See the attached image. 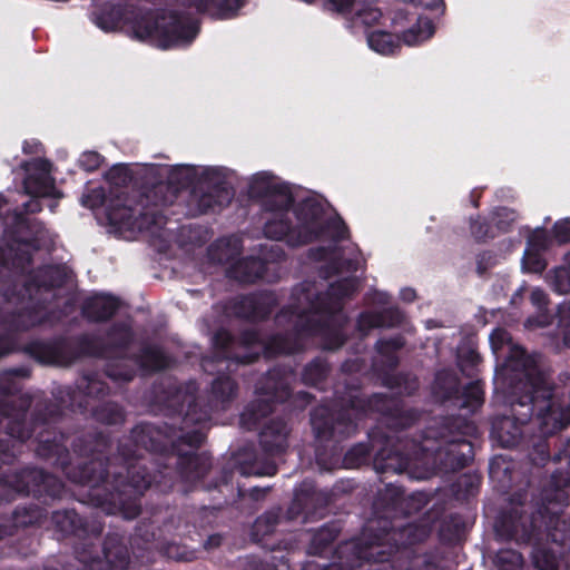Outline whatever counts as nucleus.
I'll return each instance as SVG.
<instances>
[{"mask_svg": "<svg viewBox=\"0 0 570 570\" xmlns=\"http://www.w3.org/2000/svg\"><path fill=\"white\" fill-rule=\"evenodd\" d=\"M405 338L401 334L389 337H381L375 343L379 356H395L394 354L403 348Z\"/></svg>", "mask_w": 570, "mask_h": 570, "instance_id": "nucleus-30", "label": "nucleus"}, {"mask_svg": "<svg viewBox=\"0 0 570 570\" xmlns=\"http://www.w3.org/2000/svg\"><path fill=\"white\" fill-rule=\"evenodd\" d=\"M490 344L493 353L497 356H500L499 353L504 347L508 348V356H540L537 353L527 354L525 350L519 347L513 343L511 334L505 328L501 327H498L492 331L490 335Z\"/></svg>", "mask_w": 570, "mask_h": 570, "instance_id": "nucleus-24", "label": "nucleus"}, {"mask_svg": "<svg viewBox=\"0 0 570 570\" xmlns=\"http://www.w3.org/2000/svg\"><path fill=\"white\" fill-rule=\"evenodd\" d=\"M292 374H286L276 380L274 374H269L266 379V386L269 391L264 394V397L258 401V404H253L246 409L242 414L240 421L247 429H252L261 417L265 416L269 411V405L266 404L273 400L285 401L289 396V383Z\"/></svg>", "mask_w": 570, "mask_h": 570, "instance_id": "nucleus-11", "label": "nucleus"}, {"mask_svg": "<svg viewBox=\"0 0 570 570\" xmlns=\"http://www.w3.org/2000/svg\"><path fill=\"white\" fill-rule=\"evenodd\" d=\"M324 412V410H316L313 414H312V424H313V428L317 434L318 438L321 436H324L326 433H327V430H330V428L325 426V424L323 425L322 421H321V415L322 413ZM333 428H331L332 430Z\"/></svg>", "mask_w": 570, "mask_h": 570, "instance_id": "nucleus-53", "label": "nucleus"}, {"mask_svg": "<svg viewBox=\"0 0 570 570\" xmlns=\"http://www.w3.org/2000/svg\"><path fill=\"white\" fill-rule=\"evenodd\" d=\"M294 215L297 219L298 235L296 242L302 237L303 242L311 244L317 240V233L326 222L323 204L313 197H306L294 206Z\"/></svg>", "mask_w": 570, "mask_h": 570, "instance_id": "nucleus-10", "label": "nucleus"}, {"mask_svg": "<svg viewBox=\"0 0 570 570\" xmlns=\"http://www.w3.org/2000/svg\"><path fill=\"white\" fill-rule=\"evenodd\" d=\"M233 198L234 189L224 180L194 188L188 198L189 212L193 216L219 213Z\"/></svg>", "mask_w": 570, "mask_h": 570, "instance_id": "nucleus-9", "label": "nucleus"}, {"mask_svg": "<svg viewBox=\"0 0 570 570\" xmlns=\"http://www.w3.org/2000/svg\"><path fill=\"white\" fill-rule=\"evenodd\" d=\"M476 274L483 277L498 263L497 254L493 250H482L475 257Z\"/></svg>", "mask_w": 570, "mask_h": 570, "instance_id": "nucleus-39", "label": "nucleus"}, {"mask_svg": "<svg viewBox=\"0 0 570 570\" xmlns=\"http://www.w3.org/2000/svg\"><path fill=\"white\" fill-rule=\"evenodd\" d=\"M279 183L273 181L266 173H259L253 176L248 184V196L252 199L263 202Z\"/></svg>", "mask_w": 570, "mask_h": 570, "instance_id": "nucleus-27", "label": "nucleus"}, {"mask_svg": "<svg viewBox=\"0 0 570 570\" xmlns=\"http://www.w3.org/2000/svg\"><path fill=\"white\" fill-rule=\"evenodd\" d=\"M415 297H416V293L412 288H404L401 292V298L404 302H413L415 299Z\"/></svg>", "mask_w": 570, "mask_h": 570, "instance_id": "nucleus-59", "label": "nucleus"}, {"mask_svg": "<svg viewBox=\"0 0 570 570\" xmlns=\"http://www.w3.org/2000/svg\"><path fill=\"white\" fill-rule=\"evenodd\" d=\"M42 322L43 318L38 315L36 307L4 311L0 306V327L6 330L4 334H0V356L16 351L14 335L41 325Z\"/></svg>", "mask_w": 570, "mask_h": 570, "instance_id": "nucleus-7", "label": "nucleus"}, {"mask_svg": "<svg viewBox=\"0 0 570 570\" xmlns=\"http://www.w3.org/2000/svg\"><path fill=\"white\" fill-rule=\"evenodd\" d=\"M262 350L263 355L258 353H250L245 356H279L282 354H287L289 350V340L282 333L264 335Z\"/></svg>", "mask_w": 570, "mask_h": 570, "instance_id": "nucleus-26", "label": "nucleus"}, {"mask_svg": "<svg viewBox=\"0 0 570 570\" xmlns=\"http://www.w3.org/2000/svg\"><path fill=\"white\" fill-rule=\"evenodd\" d=\"M337 248L338 245L336 244L318 246L309 249V256L317 262L326 261V263H328L331 262L332 257L336 255Z\"/></svg>", "mask_w": 570, "mask_h": 570, "instance_id": "nucleus-46", "label": "nucleus"}, {"mask_svg": "<svg viewBox=\"0 0 570 570\" xmlns=\"http://www.w3.org/2000/svg\"><path fill=\"white\" fill-rule=\"evenodd\" d=\"M177 2L199 13H208L215 19L233 18L243 6L242 0H177Z\"/></svg>", "mask_w": 570, "mask_h": 570, "instance_id": "nucleus-18", "label": "nucleus"}, {"mask_svg": "<svg viewBox=\"0 0 570 570\" xmlns=\"http://www.w3.org/2000/svg\"><path fill=\"white\" fill-rule=\"evenodd\" d=\"M317 371H318V379H312L308 374V371H306L304 374V380L308 384H316L318 382V380L324 375V371L322 368H318Z\"/></svg>", "mask_w": 570, "mask_h": 570, "instance_id": "nucleus-63", "label": "nucleus"}, {"mask_svg": "<svg viewBox=\"0 0 570 570\" xmlns=\"http://www.w3.org/2000/svg\"><path fill=\"white\" fill-rule=\"evenodd\" d=\"M277 306V297L271 291L240 294L228 301L227 312L237 320L252 323L266 321Z\"/></svg>", "mask_w": 570, "mask_h": 570, "instance_id": "nucleus-6", "label": "nucleus"}, {"mask_svg": "<svg viewBox=\"0 0 570 570\" xmlns=\"http://www.w3.org/2000/svg\"><path fill=\"white\" fill-rule=\"evenodd\" d=\"M360 262L357 257H344L343 247L338 245L336 255L331 262L321 267L320 274L324 278L337 276L342 273H355L358 271Z\"/></svg>", "mask_w": 570, "mask_h": 570, "instance_id": "nucleus-22", "label": "nucleus"}, {"mask_svg": "<svg viewBox=\"0 0 570 570\" xmlns=\"http://www.w3.org/2000/svg\"><path fill=\"white\" fill-rule=\"evenodd\" d=\"M552 245V238L546 228L534 229L527 239V249L544 253Z\"/></svg>", "mask_w": 570, "mask_h": 570, "instance_id": "nucleus-33", "label": "nucleus"}, {"mask_svg": "<svg viewBox=\"0 0 570 570\" xmlns=\"http://www.w3.org/2000/svg\"><path fill=\"white\" fill-rule=\"evenodd\" d=\"M433 33V21L428 17L419 16L415 24L403 31L401 37L389 31L375 30L367 35V43L377 53L394 55L401 48V40L407 46H414L431 38Z\"/></svg>", "mask_w": 570, "mask_h": 570, "instance_id": "nucleus-5", "label": "nucleus"}, {"mask_svg": "<svg viewBox=\"0 0 570 570\" xmlns=\"http://www.w3.org/2000/svg\"><path fill=\"white\" fill-rule=\"evenodd\" d=\"M295 198L291 188L285 183H279L276 188L263 202L262 208L266 213L277 215L287 213L294 207Z\"/></svg>", "mask_w": 570, "mask_h": 570, "instance_id": "nucleus-20", "label": "nucleus"}, {"mask_svg": "<svg viewBox=\"0 0 570 570\" xmlns=\"http://www.w3.org/2000/svg\"><path fill=\"white\" fill-rule=\"evenodd\" d=\"M266 262L261 257L247 256L237 261L228 269V275L240 283L254 284L266 273Z\"/></svg>", "mask_w": 570, "mask_h": 570, "instance_id": "nucleus-19", "label": "nucleus"}, {"mask_svg": "<svg viewBox=\"0 0 570 570\" xmlns=\"http://www.w3.org/2000/svg\"><path fill=\"white\" fill-rule=\"evenodd\" d=\"M542 254L525 248L522 257L523 268L529 273L541 274L547 268V261Z\"/></svg>", "mask_w": 570, "mask_h": 570, "instance_id": "nucleus-36", "label": "nucleus"}, {"mask_svg": "<svg viewBox=\"0 0 570 570\" xmlns=\"http://www.w3.org/2000/svg\"><path fill=\"white\" fill-rule=\"evenodd\" d=\"M517 212L508 207H498L492 213L494 227L499 233H509L517 219Z\"/></svg>", "mask_w": 570, "mask_h": 570, "instance_id": "nucleus-31", "label": "nucleus"}, {"mask_svg": "<svg viewBox=\"0 0 570 570\" xmlns=\"http://www.w3.org/2000/svg\"><path fill=\"white\" fill-rule=\"evenodd\" d=\"M570 424V405L562 409L552 403L542 417L541 432L543 434H553Z\"/></svg>", "mask_w": 570, "mask_h": 570, "instance_id": "nucleus-23", "label": "nucleus"}, {"mask_svg": "<svg viewBox=\"0 0 570 570\" xmlns=\"http://www.w3.org/2000/svg\"><path fill=\"white\" fill-rule=\"evenodd\" d=\"M470 232L476 243H485L497 236L494 228L490 220L483 216H475L470 218Z\"/></svg>", "mask_w": 570, "mask_h": 570, "instance_id": "nucleus-29", "label": "nucleus"}, {"mask_svg": "<svg viewBox=\"0 0 570 570\" xmlns=\"http://www.w3.org/2000/svg\"><path fill=\"white\" fill-rule=\"evenodd\" d=\"M235 383L229 376H222L213 383V395L216 403H224L235 394Z\"/></svg>", "mask_w": 570, "mask_h": 570, "instance_id": "nucleus-34", "label": "nucleus"}, {"mask_svg": "<svg viewBox=\"0 0 570 570\" xmlns=\"http://www.w3.org/2000/svg\"><path fill=\"white\" fill-rule=\"evenodd\" d=\"M551 234L553 239L559 245H566L570 243V217L557 220L552 228Z\"/></svg>", "mask_w": 570, "mask_h": 570, "instance_id": "nucleus-41", "label": "nucleus"}, {"mask_svg": "<svg viewBox=\"0 0 570 570\" xmlns=\"http://www.w3.org/2000/svg\"><path fill=\"white\" fill-rule=\"evenodd\" d=\"M169 186L159 183L139 194L138 202L131 206L112 202L106 209L109 225L118 228L149 230L159 227L164 222L161 208L173 203Z\"/></svg>", "mask_w": 570, "mask_h": 570, "instance_id": "nucleus-3", "label": "nucleus"}, {"mask_svg": "<svg viewBox=\"0 0 570 570\" xmlns=\"http://www.w3.org/2000/svg\"><path fill=\"white\" fill-rule=\"evenodd\" d=\"M79 167L88 173H94L100 168L104 157L94 150L83 151L79 157Z\"/></svg>", "mask_w": 570, "mask_h": 570, "instance_id": "nucleus-42", "label": "nucleus"}, {"mask_svg": "<svg viewBox=\"0 0 570 570\" xmlns=\"http://www.w3.org/2000/svg\"><path fill=\"white\" fill-rule=\"evenodd\" d=\"M264 334L256 328H246L239 333L237 337V345L250 348L262 347Z\"/></svg>", "mask_w": 570, "mask_h": 570, "instance_id": "nucleus-40", "label": "nucleus"}, {"mask_svg": "<svg viewBox=\"0 0 570 570\" xmlns=\"http://www.w3.org/2000/svg\"><path fill=\"white\" fill-rule=\"evenodd\" d=\"M51 163L46 158H35L21 164L26 171L22 186L26 194L32 197H47L52 195L55 181L50 177Z\"/></svg>", "mask_w": 570, "mask_h": 570, "instance_id": "nucleus-12", "label": "nucleus"}, {"mask_svg": "<svg viewBox=\"0 0 570 570\" xmlns=\"http://www.w3.org/2000/svg\"><path fill=\"white\" fill-rule=\"evenodd\" d=\"M497 562L501 570H520L523 564V558L521 553L514 550L504 549L498 552Z\"/></svg>", "mask_w": 570, "mask_h": 570, "instance_id": "nucleus-35", "label": "nucleus"}, {"mask_svg": "<svg viewBox=\"0 0 570 570\" xmlns=\"http://www.w3.org/2000/svg\"><path fill=\"white\" fill-rule=\"evenodd\" d=\"M68 281V274L66 267L58 264L45 265L35 269L29 274L24 281L22 287L18 289L14 279L12 285L16 286L17 294L13 299L28 298L31 305L27 307H36L38 315L43 318L42 324L48 320L47 316L41 313L47 307V302L40 298L42 293H50L53 289L61 288Z\"/></svg>", "mask_w": 570, "mask_h": 570, "instance_id": "nucleus-4", "label": "nucleus"}, {"mask_svg": "<svg viewBox=\"0 0 570 570\" xmlns=\"http://www.w3.org/2000/svg\"><path fill=\"white\" fill-rule=\"evenodd\" d=\"M523 367L520 375H517L519 384L527 390L528 399L533 402L535 394L548 390V381L546 374L540 372L535 365L534 358H508L507 368Z\"/></svg>", "mask_w": 570, "mask_h": 570, "instance_id": "nucleus-16", "label": "nucleus"}, {"mask_svg": "<svg viewBox=\"0 0 570 570\" xmlns=\"http://www.w3.org/2000/svg\"><path fill=\"white\" fill-rule=\"evenodd\" d=\"M298 232L297 225L293 223L287 213L272 215L263 226V233L266 238L285 242L289 247L307 245L306 242H303L304 238L302 237L296 243L294 238L298 235Z\"/></svg>", "mask_w": 570, "mask_h": 570, "instance_id": "nucleus-17", "label": "nucleus"}, {"mask_svg": "<svg viewBox=\"0 0 570 570\" xmlns=\"http://www.w3.org/2000/svg\"><path fill=\"white\" fill-rule=\"evenodd\" d=\"M16 424L17 423H13L11 426H9V431L8 433L13 436V438H17L19 440H23L24 438H27L28 435L22 432L20 429H16Z\"/></svg>", "mask_w": 570, "mask_h": 570, "instance_id": "nucleus-60", "label": "nucleus"}, {"mask_svg": "<svg viewBox=\"0 0 570 570\" xmlns=\"http://www.w3.org/2000/svg\"><path fill=\"white\" fill-rule=\"evenodd\" d=\"M466 395L471 400H468L464 406H478L483 401V391L478 383H472L469 385Z\"/></svg>", "mask_w": 570, "mask_h": 570, "instance_id": "nucleus-50", "label": "nucleus"}, {"mask_svg": "<svg viewBox=\"0 0 570 570\" xmlns=\"http://www.w3.org/2000/svg\"><path fill=\"white\" fill-rule=\"evenodd\" d=\"M32 262L33 256L29 250L10 244L0 245V284L6 285L1 293L6 302H12L17 294L12 281L23 275Z\"/></svg>", "mask_w": 570, "mask_h": 570, "instance_id": "nucleus-8", "label": "nucleus"}, {"mask_svg": "<svg viewBox=\"0 0 570 570\" xmlns=\"http://www.w3.org/2000/svg\"><path fill=\"white\" fill-rule=\"evenodd\" d=\"M354 14L365 26H373L382 18L381 10L371 6L355 10Z\"/></svg>", "mask_w": 570, "mask_h": 570, "instance_id": "nucleus-45", "label": "nucleus"}, {"mask_svg": "<svg viewBox=\"0 0 570 570\" xmlns=\"http://www.w3.org/2000/svg\"><path fill=\"white\" fill-rule=\"evenodd\" d=\"M323 237H330L333 244L338 245L340 242L350 237V230L343 219H327L317 233V240Z\"/></svg>", "mask_w": 570, "mask_h": 570, "instance_id": "nucleus-28", "label": "nucleus"}, {"mask_svg": "<svg viewBox=\"0 0 570 570\" xmlns=\"http://www.w3.org/2000/svg\"><path fill=\"white\" fill-rule=\"evenodd\" d=\"M33 345H30L28 348H26V352L29 354V356H32V357H36V356H63L62 354H59V353H50V354H43V353H39V352H36L33 351Z\"/></svg>", "mask_w": 570, "mask_h": 570, "instance_id": "nucleus-61", "label": "nucleus"}, {"mask_svg": "<svg viewBox=\"0 0 570 570\" xmlns=\"http://www.w3.org/2000/svg\"><path fill=\"white\" fill-rule=\"evenodd\" d=\"M332 8L343 14H351L355 12V0H328Z\"/></svg>", "mask_w": 570, "mask_h": 570, "instance_id": "nucleus-51", "label": "nucleus"}, {"mask_svg": "<svg viewBox=\"0 0 570 570\" xmlns=\"http://www.w3.org/2000/svg\"><path fill=\"white\" fill-rule=\"evenodd\" d=\"M41 144L37 140H24L22 145V151L26 155H33L39 153Z\"/></svg>", "mask_w": 570, "mask_h": 570, "instance_id": "nucleus-56", "label": "nucleus"}, {"mask_svg": "<svg viewBox=\"0 0 570 570\" xmlns=\"http://www.w3.org/2000/svg\"><path fill=\"white\" fill-rule=\"evenodd\" d=\"M404 313L396 306L381 311H363L356 318L355 330L360 337H366L372 330L395 327L404 322Z\"/></svg>", "mask_w": 570, "mask_h": 570, "instance_id": "nucleus-14", "label": "nucleus"}, {"mask_svg": "<svg viewBox=\"0 0 570 570\" xmlns=\"http://www.w3.org/2000/svg\"><path fill=\"white\" fill-rule=\"evenodd\" d=\"M109 376L112 377L114 380H125V381H130L132 379V374L130 372H125V373L110 372Z\"/></svg>", "mask_w": 570, "mask_h": 570, "instance_id": "nucleus-62", "label": "nucleus"}, {"mask_svg": "<svg viewBox=\"0 0 570 570\" xmlns=\"http://www.w3.org/2000/svg\"><path fill=\"white\" fill-rule=\"evenodd\" d=\"M532 558L538 570H557L558 568V561L554 554L546 550L537 549Z\"/></svg>", "mask_w": 570, "mask_h": 570, "instance_id": "nucleus-43", "label": "nucleus"}, {"mask_svg": "<svg viewBox=\"0 0 570 570\" xmlns=\"http://www.w3.org/2000/svg\"><path fill=\"white\" fill-rule=\"evenodd\" d=\"M120 299L111 294L99 293L87 297L81 304V315L90 323L111 320L120 308Z\"/></svg>", "mask_w": 570, "mask_h": 570, "instance_id": "nucleus-15", "label": "nucleus"}, {"mask_svg": "<svg viewBox=\"0 0 570 570\" xmlns=\"http://www.w3.org/2000/svg\"><path fill=\"white\" fill-rule=\"evenodd\" d=\"M43 230L40 220L30 218L21 212H16L10 226V242L7 244L17 246L21 249H39V236Z\"/></svg>", "mask_w": 570, "mask_h": 570, "instance_id": "nucleus-13", "label": "nucleus"}, {"mask_svg": "<svg viewBox=\"0 0 570 570\" xmlns=\"http://www.w3.org/2000/svg\"><path fill=\"white\" fill-rule=\"evenodd\" d=\"M135 333L130 325L118 322L112 324L106 332V343L115 351H125L132 343Z\"/></svg>", "mask_w": 570, "mask_h": 570, "instance_id": "nucleus-25", "label": "nucleus"}, {"mask_svg": "<svg viewBox=\"0 0 570 570\" xmlns=\"http://www.w3.org/2000/svg\"><path fill=\"white\" fill-rule=\"evenodd\" d=\"M553 287L560 294L570 293V268L562 266L554 269Z\"/></svg>", "mask_w": 570, "mask_h": 570, "instance_id": "nucleus-44", "label": "nucleus"}, {"mask_svg": "<svg viewBox=\"0 0 570 570\" xmlns=\"http://www.w3.org/2000/svg\"><path fill=\"white\" fill-rule=\"evenodd\" d=\"M212 344L217 352L227 354L237 345V337L229 330L220 327L215 331Z\"/></svg>", "mask_w": 570, "mask_h": 570, "instance_id": "nucleus-32", "label": "nucleus"}, {"mask_svg": "<svg viewBox=\"0 0 570 570\" xmlns=\"http://www.w3.org/2000/svg\"><path fill=\"white\" fill-rule=\"evenodd\" d=\"M132 178L129 167L125 164L114 165L107 173V179L118 186H127Z\"/></svg>", "mask_w": 570, "mask_h": 570, "instance_id": "nucleus-37", "label": "nucleus"}, {"mask_svg": "<svg viewBox=\"0 0 570 570\" xmlns=\"http://www.w3.org/2000/svg\"><path fill=\"white\" fill-rule=\"evenodd\" d=\"M139 356L153 357V356H166V355L163 354L158 347L148 345V346L144 347L142 353Z\"/></svg>", "mask_w": 570, "mask_h": 570, "instance_id": "nucleus-58", "label": "nucleus"}, {"mask_svg": "<svg viewBox=\"0 0 570 570\" xmlns=\"http://www.w3.org/2000/svg\"><path fill=\"white\" fill-rule=\"evenodd\" d=\"M91 16L94 23L106 32L126 27L135 39L161 49L188 46L199 33L198 21L178 10H141L108 1L98 6Z\"/></svg>", "mask_w": 570, "mask_h": 570, "instance_id": "nucleus-1", "label": "nucleus"}, {"mask_svg": "<svg viewBox=\"0 0 570 570\" xmlns=\"http://www.w3.org/2000/svg\"><path fill=\"white\" fill-rule=\"evenodd\" d=\"M122 420V413L118 410L115 411L114 415L111 417L106 419L107 423H118Z\"/></svg>", "mask_w": 570, "mask_h": 570, "instance_id": "nucleus-64", "label": "nucleus"}, {"mask_svg": "<svg viewBox=\"0 0 570 570\" xmlns=\"http://www.w3.org/2000/svg\"><path fill=\"white\" fill-rule=\"evenodd\" d=\"M358 287L356 276L340 278L331 283L326 291L308 297L307 308L288 305L282 308L277 318L285 314L298 316L303 333L320 337L323 350L335 352L347 341L345 327L348 317L344 313L345 301L353 298Z\"/></svg>", "mask_w": 570, "mask_h": 570, "instance_id": "nucleus-2", "label": "nucleus"}, {"mask_svg": "<svg viewBox=\"0 0 570 570\" xmlns=\"http://www.w3.org/2000/svg\"><path fill=\"white\" fill-rule=\"evenodd\" d=\"M288 429L285 422L275 421L264 429L261 440L269 453H279L287 446Z\"/></svg>", "mask_w": 570, "mask_h": 570, "instance_id": "nucleus-21", "label": "nucleus"}, {"mask_svg": "<svg viewBox=\"0 0 570 570\" xmlns=\"http://www.w3.org/2000/svg\"><path fill=\"white\" fill-rule=\"evenodd\" d=\"M531 302L538 306L540 309L544 308L548 303H549V298L547 296V294L544 293V291L540 289V288H535L531 292Z\"/></svg>", "mask_w": 570, "mask_h": 570, "instance_id": "nucleus-54", "label": "nucleus"}, {"mask_svg": "<svg viewBox=\"0 0 570 570\" xmlns=\"http://www.w3.org/2000/svg\"><path fill=\"white\" fill-rule=\"evenodd\" d=\"M380 544H371L370 550L371 552L368 554H365L364 558L366 559H373L376 562H383L385 561V553L383 551H374L379 548Z\"/></svg>", "mask_w": 570, "mask_h": 570, "instance_id": "nucleus-57", "label": "nucleus"}, {"mask_svg": "<svg viewBox=\"0 0 570 570\" xmlns=\"http://www.w3.org/2000/svg\"><path fill=\"white\" fill-rule=\"evenodd\" d=\"M41 210H42V205H41L40 200L35 198V199H30L23 204V210L21 213H23L24 215H28V214H37V213H40Z\"/></svg>", "mask_w": 570, "mask_h": 570, "instance_id": "nucleus-55", "label": "nucleus"}, {"mask_svg": "<svg viewBox=\"0 0 570 570\" xmlns=\"http://www.w3.org/2000/svg\"><path fill=\"white\" fill-rule=\"evenodd\" d=\"M193 171L190 166H177L171 171V178L178 180L181 185L189 184V176Z\"/></svg>", "mask_w": 570, "mask_h": 570, "instance_id": "nucleus-52", "label": "nucleus"}, {"mask_svg": "<svg viewBox=\"0 0 570 570\" xmlns=\"http://www.w3.org/2000/svg\"><path fill=\"white\" fill-rule=\"evenodd\" d=\"M511 529L507 531V535L515 539L517 541H528L531 538V533L528 532L525 528V521H523V517H520V522H514L512 519Z\"/></svg>", "mask_w": 570, "mask_h": 570, "instance_id": "nucleus-47", "label": "nucleus"}, {"mask_svg": "<svg viewBox=\"0 0 570 570\" xmlns=\"http://www.w3.org/2000/svg\"><path fill=\"white\" fill-rule=\"evenodd\" d=\"M551 538L554 542H561L570 539V524L559 518L556 520L554 530L551 532Z\"/></svg>", "mask_w": 570, "mask_h": 570, "instance_id": "nucleus-48", "label": "nucleus"}, {"mask_svg": "<svg viewBox=\"0 0 570 570\" xmlns=\"http://www.w3.org/2000/svg\"><path fill=\"white\" fill-rule=\"evenodd\" d=\"M556 318L559 327H570V301H564L558 305Z\"/></svg>", "mask_w": 570, "mask_h": 570, "instance_id": "nucleus-49", "label": "nucleus"}, {"mask_svg": "<svg viewBox=\"0 0 570 570\" xmlns=\"http://www.w3.org/2000/svg\"><path fill=\"white\" fill-rule=\"evenodd\" d=\"M78 345L83 353L81 356H104L100 352V341L97 336L82 334L78 337Z\"/></svg>", "mask_w": 570, "mask_h": 570, "instance_id": "nucleus-38", "label": "nucleus"}]
</instances>
